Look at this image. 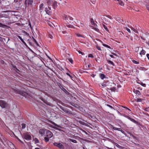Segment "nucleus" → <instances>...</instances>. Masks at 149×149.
<instances>
[{
  "instance_id": "1",
  "label": "nucleus",
  "mask_w": 149,
  "mask_h": 149,
  "mask_svg": "<svg viewBox=\"0 0 149 149\" xmlns=\"http://www.w3.org/2000/svg\"><path fill=\"white\" fill-rule=\"evenodd\" d=\"M46 134V136L45 137L44 140L46 142H47L49 141V139L52 137L53 134L48 130H47Z\"/></svg>"
},
{
  "instance_id": "2",
  "label": "nucleus",
  "mask_w": 149,
  "mask_h": 149,
  "mask_svg": "<svg viewBox=\"0 0 149 149\" xmlns=\"http://www.w3.org/2000/svg\"><path fill=\"white\" fill-rule=\"evenodd\" d=\"M0 106L2 108H6L8 106V104L4 101L0 100Z\"/></svg>"
},
{
  "instance_id": "3",
  "label": "nucleus",
  "mask_w": 149,
  "mask_h": 149,
  "mask_svg": "<svg viewBox=\"0 0 149 149\" xmlns=\"http://www.w3.org/2000/svg\"><path fill=\"white\" fill-rule=\"evenodd\" d=\"M47 130L45 129H40L39 130V133L41 135V136H45Z\"/></svg>"
},
{
  "instance_id": "4",
  "label": "nucleus",
  "mask_w": 149,
  "mask_h": 149,
  "mask_svg": "<svg viewBox=\"0 0 149 149\" xmlns=\"http://www.w3.org/2000/svg\"><path fill=\"white\" fill-rule=\"evenodd\" d=\"M33 3V0H25V4L26 6H28L29 5H31Z\"/></svg>"
},
{
  "instance_id": "5",
  "label": "nucleus",
  "mask_w": 149,
  "mask_h": 149,
  "mask_svg": "<svg viewBox=\"0 0 149 149\" xmlns=\"http://www.w3.org/2000/svg\"><path fill=\"white\" fill-rule=\"evenodd\" d=\"M14 91L15 92H17V93H18L20 94V95H22L23 96H25L26 93L22 91H18L17 90L15 89L14 90Z\"/></svg>"
},
{
  "instance_id": "6",
  "label": "nucleus",
  "mask_w": 149,
  "mask_h": 149,
  "mask_svg": "<svg viewBox=\"0 0 149 149\" xmlns=\"http://www.w3.org/2000/svg\"><path fill=\"white\" fill-rule=\"evenodd\" d=\"M55 146H57L60 148H64V147L63 145L61 143H54V144Z\"/></svg>"
},
{
  "instance_id": "7",
  "label": "nucleus",
  "mask_w": 149,
  "mask_h": 149,
  "mask_svg": "<svg viewBox=\"0 0 149 149\" xmlns=\"http://www.w3.org/2000/svg\"><path fill=\"white\" fill-rule=\"evenodd\" d=\"M64 17L65 18V20L69 21V20H73V18L69 16H67L66 15H64Z\"/></svg>"
},
{
  "instance_id": "8",
  "label": "nucleus",
  "mask_w": 149,
  "mask_h": 149,
  "mask_svg": "<svg viewBox=\"0 0 149 149\" xmlns=\"http://www.w3.org/2000/svg\"><path fill=\"white\" fill-rule=\"evenodd\" d=\"M24 138L27 140H29L31 139V137L30 135L26 134L25 135Z\"/></svg>"
},
{
  "instance_id": "9",
  "label": "nucleus",
  "mask_w": 149,
  "mask_h": 149,
  "mask_svg": "<svg viewBox=\"0 0 149 149\" xmlns=\"http://www.w3.org/2000/svg\"><path fill=\"white\" fill-rule=\"evenodd\" d=\"M110 83L108 81L106 82L105 83H102L101 84V86L103 87H104L107 86H109V84H110Z\"/></svg>"
},
{
  "instance_id": "10",
  "label": "nucleus",
  "mask_w": 149,
  "mask_h": 149,
  "mask_svg": "<svg viewBox=\"0 0 149 149\" xmlns=\"http://www.w3.org/2000/svg\"><path fill=\"white\" fill-rule=\"evenodd\" d=\"M112 84V83H110V84H109V86H108V88L111 90L112 91H114L115 89V87H110V86H111V84Z\"/></svg>"
},
{
  "instance_id": "11",
  "label": "nucleus",
  "mask_w": 149,
  "mask_h": 149,
  "mask_svg": "<svg viewBox=\"0 0 149 149\" xmlns=\"http://www.w3.org/2000/svg\"><path fill=\"white\" fill-rule=\"evenodd\" d=\"M60 88L63 91H64L66 93H69L63 86H60Z\"/></svg>"
},
{
  "instance_id": "12",
  "label": "nucleus",
  "mask_w": 149,
  "mask_h": 149,
  "mask_svg": "<svg viewBox=\"0 0 149 149\" xmlns=\"http://www.w3.org/2000/svg\"><path fill=\"white\" fill-rule=\"evenodd\" d=\"M44 6V4L42 3L40 4V11L41 12H42V10H43V6Z\"/></svg>"
},
{
  "instance_id": "13",
  "label": "nucleus",
  "mask_w": 149,
  "mask_h": 149,
  "mask_svg": "<svg viewBox=\"0 0 149 149\" xmlns=\"http://www.w3.org/2000/svg\"><path fill=\"white\" fill-rule=\"evenodd\" d=\"M97 25L95 24H94V26L93 27V29L95 30L96 31H98L99 29H98L97 28Z\"/></svg>"
},
{
  "instance_id": "14",
  "label": "nucleus",
  "mask_w": 149,
  "mask_h": 149,
  "mask_svg": "<svg viewBox=\"0 0 149 149\" xmlns=\"http://www.w3.org/2000/svg\"><path fill=\"white\" fill-rule=\"evenodd\" d=\"M100 77L102 79H103L105 77V75L104 74H100Z\"/></svg>"
},
{
  "instance_id": "15",
  "label": "nucleus",
  "mask_w": 149,
  "mask_h": 149,
  "mask_svg": "<svg viewBox=\"0 0 149 149\" xmlns=\"http://www.w3.org/2000/svg\"><path fill=\"white\" fill-rule=\"evenodd\" d=\"M128 118L131 121L133 122L134 123H137L136 121L134 119H132L129 117H128Z\"/></svg>"
},
{
  "instance_id": "16",
  "label": "nucleus",
  "mask_w": 149,
  "mask_h": 149,
  "mask_svg": "<svg viewBox=\"0 0 149 149\" xmlns=\"http://www.w3.org/2000/svg\"><path fill=\"white\" fill-rule=\"evenodd\" d=\"M63 111L66 113H70L69 111H68V109L66 108H65Z\"/></svg>"
},
{
  "instance_id": "17",
  "label": "nucleus",
  "mask_w": 149,
  "mask_h": 149,
  "mask_svg": "<svg viewBox=\"0 0 149 149\" xmlns=\"http://www.w3.org/2000/svg\"><path fill=\"white\" fill-rule=\"evenodd\" d=\"M45 11H46V13L47 14H48V15L50 14V13H51V12L49 10H47V8H46Z\"/></svg>"
},
{
  "instance_id": "18",
  "label": "nucleus",
  "mask_w": 149,
  "mask_h": 149,
  "mask_svg": "<svg viewBox=\"0 0 149 149\" xmlns=\"http://www.w3.org/2000/svg\"><path fill=\"white\" fill-rule=\"evenodd\" d=\"M118 3L121 6H124V4L121 1H120V2H118Z\"/></svg>"
},
{
  "instance_id": "19",
  "label": "nucleus",
  "mask_w": 149,
  "mask_h": 149,
  "mask_svg": "<svg viewBox=\"0 0 149 149\" xmlns=\"http://www.w3.org/2000/svg\"><path fill=\"white\" fill-rule=\"evenodd\" d=\"M79 123L82 125H85V123L83 121L80 120L79 121Z\"/></svg>"
},
{
  "instance_id": "20",
  "label": "nucleus",
  "mask_w": 149,
  "mask_h": 149,
  "mask_svg": "<svg viewBox=\"0 0 149 149\" xmlns=\"http://www.w3.org/2000/svg\"><path fill=\"white\" fill-rule=\"evenodd\" d=\"M131 29L133 30L134 32H135L137 33H138V32L137 31V30H136L134 28H133V27H132L131 28Z\"/></svg>"
},
{
  "instance_id": "21",
  "label": "nucleus",
  "mask_w": 149,
  "mask_h": 149,
  "mask_svg": "<svg viewBox=\"0 0 149 149\" xmlns=\"http://www.w3.org/2000/svg\"><path fill=\"white\" fill-rule=\"evenodd\" d=\"M145 51L143 49L141 50V52H140V54H145Z\"/></svg>"
},
{
  "instance_id": "22",
  "label": "nucleus",
  "mask_w": 149,
  "mask_h": 149,
  "mask_svg": "<svg viewBox=\"0 0 149 149\" xmlns=\"http://www.w3.org/2000/svg\"><path fill=\"white\" fill-rule=\"evenodd\" d=\"M102 45H103V46H104L105 47H108V48H111L109 46V45H106V44H102Z\"/></svg>"
},
{
  "instance_id": "23",
  "label": "nucleus",
  "mask_w": 149,
  "mask_h": 149,
  "mask_svg": "<svg viewBox=\"0 0 149 149\" xmlns=\"http://www.w3.org/2000/svg\"><path fill=\"white\" fill-rule=\"evenodd\" d=\"M7 26L4 24H3L2 23H0V27L4 28L5 26Z\"/></svg>"
},
{
  "instance_id": "24",
  "label": "nucleus",
  "mask_w": 149,
  "mask_h": 149,
  "mask_svg": "<svg viewBox=\"0 0 149 149\" xmlns=\"http://www.w3.org/2000/svg\"><path fill=\"white\" fill-rule=\"evenodd\" d=\"M26 124L24 123H22V129H24L26 127Z\"/></svg>"
},
{
  "instance_id": "25",
  "label": "nucleus",
  "mask_w": 149,
  "mask_h": 149,
  "mask_svg": "<svg viewBox=\"0 0 149 149\" xmlns=\"http://www.w3.org/2000/svg\"><path fill=\"white\" fill-rule=\"evenodd\" d=\"M117 130L121 131L122 133H123L124 132V131L123 130H122L120 128H117Z\"/></svg>"
},
{
  "instance_id": "26",
  "label": "nucleus",
  "mask_w": 149,
  "mask_h": 149,
  "mask_svg": "<svg viewBox=\"0 0 149 149\" xmlns=\"http://www.w3.org/2000/svg\"><path fill=\"white\" fill-rule=\"evenodd\" d=\"M103 27H104V29L107 31H108V30L107 27L104 24H103Z\"/></svg>"
},
{
  "instance_id": "27",
  "label": "nucleus",
  "mask_w": 149,
  "mask_h": 149,
  "mask_svg": "<svg viewBox=\"0 0 149 149\" xmlns=\"http://www.w3.org/2000/svg\"><path fill=\"white\" fill-rule=\"evenodd\" d=\"M132 62H133V63H134L135 64H139V62L138 61H136L135 60H133Z\"/></svg>"
},
{
  "instance_id": "28",
  "label": "nucleus",
  "mask_w": 149,
  "mask_h": 149,
  "mask_svg": "<svg viewBox=\"0 0 149 149\" xmlns=\"http://www.w3.org/2000/svg\"><path fill=\"white\" fill-rule=\"evenodd\" d=\"M107 61L109 63H110L112 65H113V62L112 61H110V60H108Z\"/></svg>"
},
{
  "instance_id": "29",
  "label": "nucleus",
  "mask_w": 149,
  "mask_h": 149,
  "mask_svg": "<svg viewBox=\"0 0 149 149\" xmlns=\"http://www.w3.org/2000/svg\"><path fill=\"white\" fill-rule=\"evenodd\" d=\"M70 140L72 142L74 143H76L77 142V141L75 140L71 139Z\"/></svg>"
},
{
  "instance_id": "30",
  "label": "nucleus",
  "mask_w": 149,
  "mask_h": 149,
  "mask_svg": "<svg viewBox=\"0 0 149 149\" xmlns=\"http://www.w3.org/2000/svg\"><path fill=\"white\" fill-rule=\"evenodd\" d=\"M91 23L92 24H95L94 23V22L93 20V19H91Z\"/></svg>"
},
{
  "instance_id": "31",
  "label": "nucleus",
  "mask_w": 149,
  "mask_h": 149,
  "mask_svg": "<svg viewBox=\"0 0 149 149\" xmlns=\"http://www.w3.org/2000/svg\"><path fill=\"white\" fill-rule=\"evenodd\" d=\"M126 30H127V31L129 33H131V31L130 30L128 29V28H126Z\"/></svg>"
},
{
  "instance_id": "32",
  "label": "nucleus",
  "mask_w": 149,
  "mask_h": 149,
  "mask_svg": "<svg viewBox=\"0 0 149 149\" xmlns=\"http://www.w3.org/2000/svg\"><path fill=\"white\" fill-rule=\"evenodd\" d=\"M136 101L137 102H141V99H137L136 100Z\"/></svg>"
},
{
  "instance_id": "33",
  "label": "nucleus",
  "mask_w": 149,
  "mask_h": 149,
  "mask_svg": "<svg viewBox=\"0 0 149 149\" xmlns=\"http://www.w3.org/2000/svg\"><path fill=\"white\" fill-rule=\"evenodd\" d=\"M88 57H91V58H93V55L92 54H89L88 56Z\"/></svg>"
},
{
  "instance_id": "34",
  "label": "nucleus",
  "mask_w": 149,
  "mask_h": 149,
  "mask_svg": "<svg viewBox=\"0 0 149 149\" xmlns=\"http://www.w3.org/2000/svg\"><path fill=\"white\" fill-rule=\"evenodd\" d=\"M107 106L111 108V109H114V108L112 107L111 106V105H109V104H107Z\"/></svg>"
},
{
  "instance_id": "35",
  "label": "nucleus",
  "mask_w": 149,
  "mask_h": 149,
  "mask_svg": "<svg viewBox=\"0 0 149 149\" xmlns=\"http://www.w3.org/2000/svg\"><path fill=\"white\" fill-rule=\"evenodd\" d=\"M67 26L68 28H72L73 27L72 25H67Z\"/></svg>"
},
{
  "instance_id": "36",
  "label": "nucleus",
  "mask_w": 149,
  "mask_h": 149,
  "mask_svg": "<svg viewBox=\"0 0 149 149\" xmlns=\"http://www.w3.org/2000/svg\"><path fill=\"white\" fill-rule=\"evenodd\" d=\"M60 109H62V110H63V111L64 110V109H65V107H62V106H60Z\"/></svg>"
},
{
  "instance_id": "37",
  "label": "nucleus",
  "mask_w": 149,
  "mask_h": 149,
  "mask_svg": "<svg viewBox=\"0 0 149 149\" xmlns=\"http://www.w3.org/2000/svg\"><path fill=\"white\" fill-rule=\"evenodd\" d=\"M112 128L114 130H117V128L114 127H113V126H112Z\"/></svg>"
},
{
  "instance_id": "38",
  "label": "nucleus",
  "mask_w": 149,
  "mask_h": 149,
  "mask_svg": "<svg viewBox=\"0 0 149 149\" xmlns=\"http://www.w3.org/2000/svg\"><path fill=\"white\" fill-rule=\"evenodd\" d=\"M145 111H149V108H146L145 109Z\"/></svg>"
},
{
  "instance_id": "39",
  "label": "nucleus",
  "mask_w": 149,
  "mask_h": 149,
  "mask_svg": "<svg viewBox=\"0 0 149 149\" xmlns=\"http://www.w3.org/2000/svg\"><path fill=\"white\" fill-rule=\"evenodd\" d=\"M49 37L51 39H52L53 38V36L52 35H51L49 34Z\"/></svg>"
},
{
  "instance_id": "40",
  "label": "nucleus",
  "mask_w": 149,
  "mask_h": 149,
  "mask_svg": "<svg viewBox=\"0 0 149 149\" xmlns=\"http://www.w3.org/2000/svg\"><path fill=\"white\" fill-rule=\"evenodd\" d=\"M47 4H48L49 5V4H51V2L50 1H48L47 2Z\"/></svg>"
},
{
  "instance_id": "41",
  "label": "nucleus",
  "mask_w": 149,
  "mask_h": 149,
  "mask_svg": "<svg viewBox=\"0 0 149 149\" xmlns=\"http://www.w3.org/2000/svg\"><path fill=\"white\" fill-rule=\"evenodd\" d=\"M77 36L78 37H83V36L80 34H77Z\"/></svg>"
},
{
  "instance_id": "42",
  "label": "nucleus",
  "mask_w": 149,
  "mask_h": 149,
  "mask_svg": "<svg viewBox=\"0 0 149 149\" xmlns=\"http://www.w3.org/2000/svg\"><path fill=\"white\" fill-rule=\"evenodd\" d=\"M66 74L67 75L70 77L71 78H72V77H71V76L68 73H66Z\"/></svg>"
},
{
  "instance_id": "43",
  "label": "nucleus",
  "mask_w": 149,
  "mask_h": 149,
  "mask_svg": "<svg viewBox=\"0 0 149 149\" xmlns=\"http://www.w3.org/2000/svg\"><path fill=\"white\" fill-rule=\"evenodd\" d=\"M53 124L54 125L56 126H57V127H59L60 126H58L57 124H56V123H53Z\"/></svg>"
},
{
  "instance_id": "44",
  "label": "nucleus",
  "mask_w": 149,
  "mask_h": 149,
  "mask_svg": "<svg viewBox=\"0 0 149 149\" xmlns=\"http://www.w3.org/2000/svg\"><path fill=\"white\" fill-rule=\"evenodd\" d=\"M69 61L71 63H72V62H73V61L72 60V59H69Z\"/></svg>"
},
{
  "instance_id": "45",
  "label": "nucleus",
  "mask_w": 149,
  "mask_h": 149,
  "mask_svg": "<svg viewBox=\"0 0 149 149\" xmlns=\"http://www.w3.org/2000/svg\"><path fill=\"white\" fill-rule=\"evenodd\" d=\"M108 18L111 19H113L112 17L110 16H109Z\"/></svg>"
},
{
  "instance_id": "46",
  "label": "nucleus",
  "mask_w": 149,
  "mask_h": 149,
  "mask_svg": "<svg viewBox=\"0 0 149 149\" xmlns=\"http://www.w3.org/2000/svg\"><path fill=\"white\" fill-rule=\"evenodd\" d=\"M146 8H147V9L149 10V5H147L146 6Z\"/></svg>"
},
{
  "instance_id": "47",
  "label": "nucleus",
  "mask_w": 149,
  "mask_h": 149,
  "mask_svg": "<svg viewBox=\"0 0 149 149\" xmlns=\"http://www.w3.org/2000/svg\"><path fill=\"white\" fill-rule=\"evenodd\" d=\"M18 37L21 40H22V38L19 36H18Z\"/></svg>"
},
{
  "instance_id": "48",
  "label": "nucleus",
  "mask_w": 149,
  "mask_h": 149,
  "mask_svg": "<svg viewBox=\"0 0 149 149\" xmlns=\"http://www.w3.org/2000/svg\"><path fill=\"white\" fill-rule=\"evenodd\" d=\"M95 74H92L91 75V76L93 77H95Z\"/></svg>"
},
{
  "instance_id": "49",
  "label": "nucleus",
  "mask_w": 149,
  "mask_h": 149,
  "mask_svg": "<svg viewBox=\"0 0 149 149\" xmlns=\"http://www.w3.org/2000/svg\"><path fill=\"white\" fill-rule=\"evenodd\" d=\"M147 56L148 58V59L149 60V54H148L147 55Z\"/></svg>"
},
{
  "instance_id": "50",
  "label": "nucleus",
  "mask_w": 149,
  "mask_h": 149,
  "mask_svg": "<svg viewBox=\"0 0 149 149\" xmlns=\"http://www.w3.org/2000/svg\"><path fill=\"white\" fill-rule=\"evenodd\" d=\"M110 56L112 58H114V56L112 55H110Z\"/></svg>"
},
{
  "instance_id": "51",
  "label": "nucleus",
  "mask_w": 149,
  "mask_h": 149,
  "mask_svg": "<svg viewBox=\"0 0 149 149\" xmlns=\"http://www.w3.org/2000/svg\"><path fill=\"white\" fill-rule=\"evenodd\" d=\"M97 49L99 50H101L100 48L99 47H97Z\"/></svg>"
},
{
  "instance_id": "52",
  "label": "nucleus",
  "mask_w": 149,
  "mask_h": 149,
  "mask_svg": "<svg viewBox=\"0 0 149 149\" xmlns=\"http://www.w3.org/2000/svg\"><path fill=\"white\" fill-rule=\"evenodd\" d=\"M23 43L24 44H25V42H24V40L22 39V40H21Z\"/></svg>"
},
{
  "instance_id": "53",
  "label": "nucleus",
  "mask_w": 149,
  "mask_h": 149,
  "mask_svg": "<svg viewBox=\"0 0 149 149\" xmlns=\"http://www.w3.org/2000/svg\"><path fill=\"white\" fill-rule=\"evenodd\" d=\"M23 43L24 44H25V42H24V40L22 39V40H21Z\"/></svg>"
},
{
  "instance_id": "54",
  "label": "nucleus",
  "mask_w": 149,
  "mask_h": 149,
  "mask_svg": "<svg viewBox=\"0 0 149 149\" xmlns=\"http://www.w3.org/2000/svg\"><path fill=\"white\" fill-rule=\"evenodd\" d=\"M23 43L24 44H25V42H24V40L22 39V40H21Z\"/></svg>"
},
{
  "instance_id": "55",
  "label": "nucleus",
  "mask_w": 149,
  "mask_h": 149,
  "mask_svg": "<svg viewBox=\"0 0 149 149\" xmlns=\"http://www.w3.org/2000/svg\"><path fill=\"white\" fill-rule=\"evenodd\" d=\"M18 0H15L14 2L15 3H16L18 2Z\"/></svg>"
},
{
  "instance_id": "56",
  "label": "nucleus",
  "mask_w": 149,
  "mask_h": 149,
  "mask_svg": "<svg viewBox=\"0 0 149 149\" xmlns=\"http://www.w3.org/2000/svg\"><path fill=\"white\" fill-rule=\"evenodd\" d=\"M81 26H84V24H83V23H81Z\"/></svg>"
},
{
  "instance_id": "57",
  "label": "nucleus",
  "mask_w": 149,
  "mask_h": 149,
  "mask_svg": "<svg viewBox=\"0 0 149 149\" xmlns=\"http://www.w3.org/2000/svg\"><path fill=\"white\" fill-rule=\"evenodd\" d=\"M5 17L4 16H3V15H0V17Z\"/></svg>"
},
{
  "instance_id": "58",
  "label": "nucleus",
  "mask_w": 149,
  "mask_h": 149,
  "mask_svg": "<svg viewBox=\"0 0 149 149\" xmlns=\"http://www.w3.org/2000/svg\"><path fill=\"white\" fill-rule=\"evenodd\" d=\"M79 53L81 54H82V52H81L80 51H79Z\"/></svg>"
},
{
  "instance_id": "59",
  "label": "nucleus",
  "mask_w": 149,
  "mask_h": 149,
  "mask_svg": "<svg viewBox=\"0 0 149 149\" xmlns=\"http://www.w3.org/2000/svg\"><path fill=\"white\" fill-rule=\"evenodd\" d=\"M16 138H17L18 139V140L19 141H21V140H20V139H19L18 137H17Z\"/></svg>"
},
{
  "instance_id": "60",
  "label": "nucleus",
  "mask_w": 149,
  "mask_h": 149,
  "mask_svg": "<svg viewBox=\"0 0 149 149\" xmlns=\"http://www.w3.org/2000/svg\"><path fill=\"white\" fill-rule=\"evenodd\" d=\"M34 40H35V42L36 43H37V42L36 41L35 39H34Z\"/></svg>"
},
{
  "instance_id": "61",
  "label": "nucleus",
  "mask_w": 149,
  "mask_h": 149,
  "mask_svg": "<svg viewBox=\"0 0 149 149\" xmlns=\"http://www.w3.org/2000/svg\"><path fill=\"white\" fill-rule=\"evenodd\" d=\"M48 8L49 9V10H51V8L50 7H48Z\"/></svg>"
},
{
  "instance_id": "62",
  "label": "nucleus",
  "mask_w": 149,
  "mask_h": 149,
  "mask_svg": "<svg viewBox=\"0 0 149 149\" xmlns=\"http://www.w3.org/2000/svg\"><path fill=\"white\" fill-rule=\"evenodd\" d=\"M88 68H90V65H88Z\"/></svg>"
},
{
  "instance_id": "63",
  "label": "nucleus",
  "mask_w": 149,
  "mask_h": 149,
  "mask_svg": "<svg viewBox=\"0 0 149 149\" xmlns=\"http://www.w3.org/2000/svg\"><path fill=\"white\" fill-rule=\"evenodd\" d=\"M127 109L128 110H129V111H131L130 110V109L128 108H127Z\"/></svg>"
},
{
  "instance_id": "64",
  "label": "nucleus",
  "mask_w": 149,
  "mask_h": 149,
  "mask_svg": "<svg viewBox=\"0 0 149 149\" xmlns=\"http://www.w3.org/2000/svg\"><path fill=\"white\" fill-rule=\"evenodd\" d=\"M35 149H40L39 148H35Z\"/></svg>"
}]
</instances>
